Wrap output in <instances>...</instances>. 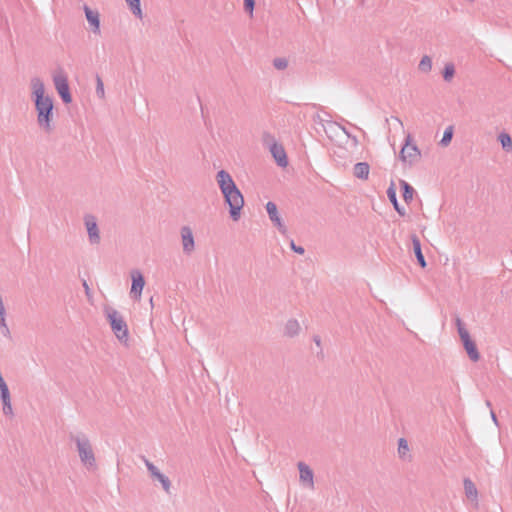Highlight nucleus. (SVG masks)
I'll use <instances>...</instances> for the list:
<instances>
[{
  "instance_id": "473e14b6",
  "label": "nucleus",
  "mask_w": 512,
  "mask_h": 512,
  "mask_svg": "<svg viewBox=\"0 0 512 512\" xmlns=\"http://www.w3.org/2000/svg\"><path fill=\"white\" fill-rule=\"evenodd\" d=\"M460 339H461L463 345H465L466 343H469L470 341H472L469 333L465 334Z\"/></svg>"
},
{
  "instance_id": "393cba45",
  "label": "nucleus",
  "mask_w": 512,
  "mask_h": 512,
  "mask_svg": "<svg viewBox=\"0 0 512 512\" xmlns=\"http://www.w3.org/2000/svg\"><path fill=\"white\" fill-rule=\"evenodd\" d=\"M129 5L132 13L138 18H142V10L140 6V0H125Z\"/></svg>"
},
{
  "instance_id": "4468645a",
  "label": "nucleus",
  "mask_w": 512,
  "mask_h": 512,
  "mask_svg": "<svg viewBox=\"0 0 512 512\" xmlns=\"http://www.w3.org/2000/svg\"><path fill=\"white\" fill-rule=\"evenodd\" d=\"M270 152L280 167H286L288 165L286 152L281 145L277 143L272 144L270 147Z\"/></svg>"
},
{
  "instance_id": "4c0bfd02",
  "label": "nucleus",
  "mask_w": 512,
  "mask_h": 512,
  "mask_svg": "<svg viewBox=\"0 0 512 512\" xmlns=\"http://www.w3.org/2000/svg\"><path fill=\"white\" fill-rule=\"evenodd\" d=\"M343 131L346 133V135H347L348 137H350L349 132H347V131L345 130V128H343Z\"/></svg>"
},
{
  "instance_id": "f3484780",
  "label": "nucleus",
  "mask_w": 512,
  "mask_h": 512,
  "mask_svg": "<svg viewBox=\"0 0 512 512\" xmlns=\"http://www.w3.org/2000/svg\"><path fill=\"white\" fill-rule=\"evenodd\" d=\"M412 244H413V250H414V253H415V256L417 258L419 265L422 268L426 267V261H425L424 255L422 254L420 240L415 235L412 237Z\"/></svg>"
},
{
  "instance_id": "412c9836",
  "label": "nucleus",
  "mask_w": 512,
  "mask_h": 512,
  "mask_svg": "<svg viewBox=\"0 0 512 512\" xmlns=\"http://www.w3.org/2000/svg\"><path fill=\"white\" fill-rule=\"evenodd\" d=\"M400 186L403 190L402 196H403L404 201L409 203L413 199V196L415 193L414 188L404 180H400Z\"/></svg>"
},
{
  "instance_id": "aec40b11",
  "label": "nucleus",
  "mask_w": 512,
  "mask_h": 512,
  "mask_svg": "<svg viewBox=\"0 0 512 512\" xmlns=\"http://www.w3.org/2000/svg\"><path fill=\"white\" fill-rule=\"evenodd\" d=\"M463 346L471 361L477 362L480 359V354L473 340Z\"/></svg>"
},
{
  "instance_id": "f8f14e48",
  "label": "nucleus",
  "mask_w": 512,
  "mask_h": 512,
  "mask_svg": "<svg viewBox=\"0 0 512 512\" xmlns=\"http://www.w3.org/2000/svg\"><path fill=\"white\" fill-rule=\"evenodd\" d=\"M266 211H267V214L269 216V219L277 227L279 232L281 234H286L287 233V228L284 225L281 217L279 216L276 204L274 202H271V201L268 202L266 204Z\"/></svg>"
},
{
  "instance_id": "1a4fd4ad",
  "label": "nucleus",
  "mask_w": 512,
  "mask_h": 512,
  "mask_svg": "<svg viewBox=\"0 0 512 512\" xmlns=\"http://www.w3.org/2000/svg\"><path fill=\"white\" fill-rule=\"evenodd\" d=\"M84 224L87 230L89 243L91 245H98L101 241V237L96 217L91 214L85 215Z\"/></svg>"
},
{
  "instance_id": "7c9ffc66",
  "label": "nucleus",
  "mask_w": 512,
  "mask_h": 512,
  "mask_svg": "<svg viewBox=\"0 0 512 512\" xmlns=\"http://www.w3.org/2000/svg\"><path fill=\"white\" fill-rule=\"evenodd\" d=\"M254 6L255 0H244V9L250 15V17L253 16Z\"/></svg>"
},
{
  "instance_id": "4be33fe9",
  "label": "nucleus",
  "mask_w": 512,
  "mask_h": 512,
  "mask_svg": "<svg viewBox=\"0 0 512 512\" xmlns=\"http://www.w3.org/2000/svg\"><path fill=\"white\" fill-rule=\"evenodd\" d=\"M498 140L502 146V149L506 152L512 151V139L510 135L506 132H501L498 135Z\"/></svg>"
},
{
  "instance_id": "9d476101",
  "label": "nucleus",
  "mask_w": 512,
  "mask_h": 512,
  "mask_svg": "<svg viewBox=\"0 0 512 512\" xmlns=\"http://www.w3.org/2000/svg\"><path fill=\"white\" fill-rule=\"evenodd\" d=\"M132 279V285L130 295L135 300H140L143 288L145 286V279L142 272L138 269H134L130 273Z\"/></svg>"
},
{
  "instance_id": "f03ea898",
  "label": "nucleus",
  "mask_w": 512,
  "mask_h": 512,
  "mask_svg": "<svg viewBox=\"0 0 512 512\" xmlns=\"http://www.w3.org/2000/svg\"><path fill=\"white\" fill-rule=\"evenodd\" d=\"M216 180L224 196L225 202L229 206L230 217L234 221H238L241 216V210L244 206V197L240 190L237 188L231 175L225 171L220 170L216 175Z\"/></svg>"
},
{
  "instance_id": "e433bc0d",
  "label": "nucleus",
  "mask_w": 512,
  "mask_h": 512,
  "mask_svg": "<svg viewBox=\"0 0 512 512\" xmlns=\"http://www.w3.org/2000/svg\"><path fill=\"white\" fill-rule=\"evenodd\" d=\"M486 407L491 408V402L490 401H486Z\"/></svg>"
},
{
  "instance_id": "6ab92c4d",
  "label": "nucleus",
  "mask_w": 512,
  "mask_h": 512,
  "mask_svg": "<svg viewBox=\"0 0 512 512\" xmlns=\"http://www.w3.org/2000/svg\"><path fill=\"white\" fill-rule=\"evenodd\" d=\"M300 324L296 319H290L286 322L284 332L289 337H294L300 332Z\"/></svg>"
},
{
  "instance_id": "9b49d317",
  "label": "nucleus",
  "mask_w": 512,
  "mask_h": 512,
  "mask_svg": "<svg viewBox=\"0 0 512 512\" xmlns=\"http://www.w3.org/2000/svg\"><path fill=\"white\" fill-rule=\"evenodd\" d=\"M181 244L183 253L191 255L195 250V240L192 229L189 226H183L180 229Z\"/></svg>"
},
{
  "instance_id": "6e6552de",
  "label": "nucleus",
  "mask_w": 512,
  "mask_h": 512,
  "mask_svg": "<svg viewBox=\"0 0 512 512\" xmlns=\"http://www.w3.org/2000/svg\"><path fill=\"white\" fill-rule=\"evenodd\" d=\"M297 468L299 470L300 485L307 490L315 489L314 472L311 467L305 462H298Z\"/></svg>"
},
{
  "instance_id": "ddd939ff",
  "label": "nucleus",
  "mask_w": 512,
  "mask_h": 512,
  "mask_svg": "<svg viewBox=\"0 0 512 512\" xmlns=\"http://www.w3.org/2000/svg\"><path fill=\"white\" fill-rule=\"evenodd\" d=\"M85 17L90 29L94 34H100V14L97 10L91 9L88 5L83 7Z\"/></svg>"
},
{
  "instance_id": "a878e982",
  "label": "nucleus",
  "mask_w": 512,
  "mask_h": 512,
  "mask_svg": "<svg viewBox=\"0 0 512 512\" xmlns=\"http://www.w3.org/2000/svg\"><path fill=\"white\" fill-rule=\"evenodd\" d=\"M452 137H453V126H448L443 133V137L440 141V145H442L444 147L448 146L452 140Z\"/></svg>"
},
{
  "instance_id": "bb28decb",
  "label": "nucleus",
  "mask_w": 512,
  "mask_h": 512,
  "mask_svg": "<svg viewBox=\"0 0 512 512\" xmlns=\"http://www.w3.org/2000/svg\"><path fill=\"white\" fill-rule=\"evenodd\" d=\"M96 94L99 98H105L104 84L99 75L96 76Z\"/></svg>"
},
{
  "instance_id": "a211bd4d",
  "label": "nucleus",
  "mask_w": 512,
  "mask_h": 512,
  "mask_svg": "<svg viewBox=\"0 0 512 512\" xmlns=\"http://www.w3.org/2000/svg\"><path fill=\"white\" fill-rule=\"evenodd\" d=\"M463 484L466 497L472 501H477L478 491L475 484L469 478H465Z\"/></svg>"
},
{
  "instance_id": "c85d7f7f",
  "label": "nucleus",
  "mask_w": 512,
  "mask_h": 512,
  "mask_svg": "<svg viewBox=\"0 0 512 512\" xmlns=\"http://www.w3.org/2000/svg\"><path fill=\"white\" fill-rule=\"evenodd\" d=\"M409 451L408 443L404 438H400L398 441V452L401 457L406 455Z\"/></svg>"
},
{
  "instance_id": "f704fd0d",
  "label": "nucleus",
  "mask_w": 512,
  "mask_h": 512,
  "mask_svg": "<svg viewBox=\"0 0 512 512\" xmlns=\"http://www.w3.org/2000/svg\"><path fill=\"white\" fill-rule=\"evenodd\" d=\"M313 340L318 347L321 346V339L319 336H314Z\"/></svg>"
},
{
  "instance_id": "b1692460",
  "label": "nucleus",
  "mask_w": 512,
  "mask_h": 512,
  "mask_svg": "<svg viewBox=\"0 0 512 512\" xmlns=\"http://www.w3.org/2000/svg\"><path fill=\"white\" fill-rule=\"evenodd\" d=\"M443 79L446 81V82H450L454 75H455V66L453 63H447L445 64V67L443 69Z\"/></svg>"
},
{
  "instance_id": "c9c22d12",
  "label": "nucleus",
  "mask_w": 512,
  "mask_h": 512,
  "mask_svg": "<svg viewBox=\"0 0 512 512\" xmlns=\"http://www.w3.org/2000/svg\"><path fill=\"white\" fill-rule=\"evenodd\" d=\"M394 119L399 123V125H400L401 127L403 126L402 121H401L398 117H395Z\"/></svg>"
},
{
  "instance_id": "2eb2a0df",
  "label": "nucleus",
  "mask_w": 512,
  "mask_h": 512,
  "mask_svg": "<svg viewBox=\"0 0 512 512\" xmlns=\"http://www.w3.org/2000/svg\"><path fill=\"white\" fill-rule=\"evenodd\" d=\"M369 171L370 166L366 162H358L354 165L353 168L354 176L362 180L368 179Z\"/></svg>"
},
{
  "instance_id": "423d86ee",
  "label": "nucleus",
  "mask_w": 512,
  "mask_h": 512,
  "mask_svg": "<svg viewBox=\"0 0 512 512\" xmlns=\"http://www.w3.org/2000/svg\"><path fill=\"white\" fill-rule=\"evenodd\" d=\"M143 462L149 472V475L153 481H158L166 494H171V481L163 474L157 466H155L146 457H142Z\"/></svg>"
},
{
  "instance_id": "7ed1b4c3",
  "label": "nucleus",
  "mask_w": 512,
  "mask_h": 512,
  "mask_svg": "<svg viewBox=\"0 0 512 512\" xmlns=\"http://www.w3.org/2000/svg\"><path fill=\"white\" fill-rule=\"evenodd\" d=\"M71 441L75 444L80 462L88 470L93 471L97 468L96 456L91 441L83 432L70 435Z\"/></svg>"
},
{
  "instance_id": "5701e85b",
  "label": "nucleus",
  "mask_w": 512,
  "mask_h": 512,
  "mask_svg": "<svg viewBox=\"0 0 512 512\" xmlns=\"http://www.w3.org/2000/svg\"><path fill=\"white\" fill-rule=\"evenodd\" d=\"M418 69L421 72L428 73L432 69V60L429 56L425 55L419 62Z\"/></svg>"
},
{
  "instance_id": "c756f323",
  "label": "nucleus",
  "mask_w": 512,
  "mask_h": 512,
  "mask_svg": "<svg viewBox=\"0 0 512 512\" xmlns=\"http://www.w3.org/2000/svg\"><path fill=\"white\" fill-rule=\"evenodd\" d=\"M455 323H456L457 331H458V334H459L460 338L462 336H464L465 334L469 333L467 331V329L464 327V324H463L462 320L459 317H456Z\"/></svg>"
},
{
  "instance_id": "72a5a7b5",
  "label": "nucleus",
  "mask_w": 512,
  "mask_h": 512,
  "mask_svg": "<svg viewBox=\"0 0 512 512\" xmlns=\"http://www.w3.org/2000/svg\"><path fill=\"white\" fill-rule=\"evenodd\" d=\"M490 414H491V418H492L493 422H494L496 425H498V420H497V417H496V414L494 413V411H493V410H491Z\"/></svg>"
},
{
  "instance_id": "f257e3e1",
  "label": "nucleus",
  "mask_w": 512,
  "mask_h": 512,
  "mask_svg": "<svg viewBox=\"0 0 512 512\" xmlns=\"http://www.w3.org/2000/svg\"><path fill=\"white\" fill-rule=\"evenodd\" d=\"M30 86L37 116V125L45 134H51L54 131L53 99L50 95L46 94L45 85L39 77H33L30 81Z\"/></svg>"
},
{
  "instance_id": "20e7f679",
  "label": "nucleus",
  "mask_w": 512,
  "mask_h": 512,
  "mask_svg": "<svg viewBox=\"0 0 512 512\" xmlns=\"http://www.w3.org/2000/svg\"><path fill=\"white\" fill-rule=\"evenodd\" d=\"M104 313L117 339L120 341H127L128 327L123 316L110 306L104 308Z\"/></svg>"
},
{
  "instance_id": "dca6fc26",
  "label": "nucleus",
  "mask_w": 512,
  "mask_h": 512,
  "mask_svg": "<svg viewBox=\"0 0 512 512\" xmlns=\"http://www.w3.org/2000/svg\"><path fill=\"white\" fill-rule=\"evenodd\" d=\"M387 196L390 202L393 204L394 209L398 212V214L404 216L406 214V211L404 207L400 206L398 203L396 190L393 184H391V186L387 189Z\"/></svg>"
},
{
  "instance_id": "0eeeda50",
  "label": "nucleus",
  "mask_w": 512,
  "mask_h": 512,
  "mask_svg": "<svg viewBox=\"0 0 512 512\" xmlns=\"http://www.w3.org/2000/svg\"><path fill=\"white\" fill-rule=\"evenodd\" d=\"M53 83L56 91L60 95L62 101L65 104H69L72 101V97L69 90V84L66 74L63 71H59L53 75Z\"/></svg>"
},
{
  "instance_id": "39448f33",
  "label": "nucleus",
  "mask_w": 512,
  "mask_h": 512,
  "mask_svg": "<svg viewBox=\"0 0 512 512\" xmlns=\"http://www.w3.org/2000/svg\"><path fill=\"white\" fill-rule=\"evenodd\" d=\"M420 155V150L417 145L413 143L411 135L407 134L399 155L401 161L412 165L420 158Z\"/></svg>"
},
{
  "instance_id": "2f4dec72",
  "label": "nucleus",
  "mask_w": 512,
  "mask_h": 512,
  "mask_svg": "<svg viewBox=\"0 0 512 512\" xmlns=\"http://www.w3.org/2000/svg\"><path fill=\"white\" fill-rule=\"evenodd\" d=\"M290 248L297 254H304L305 249L302 246H297L293 240L290 241Z\"/></svg>"
},
{
  "instance_id": "cd10ccee",
  "label": "nucleus",
  "mask_w": 512,
  "mask_h": 512,
  "mask_svg": "<svg viewBox=\"0 0 512 512\" xmlns=\"http://www.w3.org/2000/svg\"><path fill=\"white\" fill-rule=\"evenodd\" d=\"M273 66L277 69V70H284L287 68L288 66V61L286 58L284 57H278V58H275L273 60Z\"/></svg>"
}]
</instances>
